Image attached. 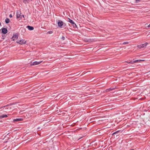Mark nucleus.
<instances>
[{
    "instance_id": "f257e3e1",
    "label": "nucleus",
    "mask_w": 150,
    "mask_h": 150,
    "mask_svg": "<svg viewBox=\"0 0 150 150\" xmlns=\"http://www.w3.org/2000/svg\"><path fill=\"white\" fill-rule=\"evenodd\" d=\"M21 12L20 10H18L16 13V18H20V19L22 18V15Z\"/></svg>"
},
{
    "instance_id": "f03ea898",
    "label": "nucleus",
    "mask_w": 150,
    "mask_h": 150,
    "mask_svg": "<svg viewBox=\"0 0 150 150\" xmlns=\"http://www.w3.org/2000/svg\"><path fill=\"white\" fill-rule=\"evenodd\" d=\"M68 22L72 24L73 28H76L77 27L76 25L73 21L69 18H68Z\"/></svg>"
},
{
    "instance_id": "7ed1b4c3",
    "label": "nucleus",
    "mask_w": 150,
    "mask_h": 150,
    "mask_svg": "<svg viewBox=\"0 0 150 150\" xmlns=\"http://www.w3.org/2000/svg\"><path fill=\"white\" fill-rule=\"evenodd\" d=\"M148 44V43L147 42H146L144 44H142L140 45H138L137 47L139 49H141L142 48H144V47H146L147 45Z\"/></svg>"
},
{
    "instance_id": "20e7f679",
    "label": "nucleus",
    "mask_w": 150,
    "mask_h": 150,
    "mask_svg": "<svg viewBox=\"0 0 150 150\" xmlns=\"http://www.w3.org/2000/svg\"><path fill=\"white\" fill-rule=\"evenodd\" d=\"M42 62V61H39V62H37V61H35L34 62H31L30 64V65L31 66L32 65H37L39 64L40 63H41Z\"/></svg>"
},
{
    "instance_id": "39448f33",
    "label": "nucleus",
    "mask_w": 150,
    "mask_h": 150,
    "mask_svg": "<svg viewBox=\"0 0 150 150\" xmlns=\"http://www.w3.org/2000/svg\"><path fill=\"white\" fill-rule=\"evenodd\" d=\"M16 42L22 45L25 44L26 42V41L25 40H22L17 41Z\"/></svg>"
},
{
    "instance_id": "423d86ee",
    "label": "nucleus",
    "mask_w": 150,
    "mask_h": 150,
    "mask_svg": "<svg viewBox=\"0 0 150 150\" xmlns=\"http://www.w3.org/2000/svg\"><path fill=\"white\" fill-rule=\"evenodd\" d=\"M57 24L59 27H60V28H62V26L64 24V23L62 21L59 20L58 21Z\"/></svg>"
},
{
    "instance_id": "0eeeda50",
    "label": "nucleus",
    "mask_w": 150,
    "mask_h": 150,
    "mask_svg": "<svg viewBox=\"0 0 150 150\" xmlns=\"http://www.w3.org/2000/svg\"><path fill=\"white\" fill-rule=\"evenodd\" d=\"M16 103H10L9 104H8L4 106H3L1 107V108H0V109H2L1 110H2L4 109V108H5L6 106H8L9 105H15V104H16Z\"/></svg>"
},
{
    "instance_id": "6e6552de",
    "label": "nucleus",
    "mask_w": 150,
    "mask_h": 150,
    "mask_svg": "<svg viewBox=\"0 0 150 150\" xmlns=\"http://www.w3.org/2000/svg\"><path fill=\"white\" fill-rule=\"evenodd\" d=\"M2 33L4 34H6L7 32V30L6 28H3L1 29Z\"/></svg>"
},
{
    "instance_id": "1a4fd4ad",
    "label": "nucleus",
    "mask_w": 150,
    "mask_h": 150,
    "mask_svg": "<svg viewBox=\"0 0 150 150\" xmlns=\"http://www.w3.org/2000/svg\"><path fill=\"white\" fill-rule=\"evenodd\" d=\"M18 38V35L17 34L13 35V36L12 39L13 40H14L15 39H17Z\"/></svg>"
},
{
    "instance_id": "9d476101",
    "label": "nucleus",
    "mask_w": 150,
    "mask_h": 150,
    "mask_svg": "<svg viewBox=\"0 0 150 150\" xmlns=\"http://www.w3.org/2000/svg\"><path fill=\"white\" fill-rule=\"evenodd\" d=\"M27 28L28 29L30 30H33L34 28L33 27L30 26L29 25H28L27 26Z\"/></svg>"
},
{
    "instance_id": "9b49d317",
    "label": "nucleus",
    "mask_w": 150,
    "mask_h": 150,
    "mask_svg": "<svg viewBox=\"0 0 150 150\" xmlns=\"http://www.w3.org/2000/svg\"><path fill=\"white\" fill-rule=\"evenodd\" d=\"M23 120L21 118H16V119H14L13 120V122H18V121H21V120Z\"/></svg>"
},
{
    "instance_id": "f8f14e48",
    "label": "nucleus",
    "mask_w": 150,
    "mask_h": 150,
    "mask_svg": "<svg viewBox=\"0 0 150 150\" xmlns=\"http://www.w3.org/2000/svg\"><path fill=\"white\" fill-rule=\"evenodd\" d=\"M115 89V88H109L106 89V92H109V91H111Z\"/></svg>"
},
{
    "instance_id": "ddd939ff",
    "label": "nucleus",
    "mask_w": 150,
    "mask_h": 150,
    "mask_svg": "<svg viewBox=\"0 0 150 150\" xmlns=\"http://www.w3.org/2000/svg\"><path fill=\"white\" fill-rule=\"evenodd\" d=\"M5 23H6L8 24V23H9V22L10 20L8 18H7L5 19Z\"/></svg>"
},
{
    "instance_id": "4468645a",
    "label": "nucleus",
    "mask_w": 150,
    "mask_h": 150,
    "mask_svg": "<svg viewBox=\"0 0 150 150\" xmlns=\"http://www.w3.org/2000/svg\"><path fill=\"white\" fill-rule=\"evenodd\" d=\"M137 60H135L134 61H131L129 62L128 63H129V64H133L134 63L137 62Z\"/></svg>"
},
{
    "instance_id": "2eb2a0df",
    "label": "nucleus",
    "mask_w": 150,
    "mask_h": 150,
    "mask_svg": "<svg viewBox=\"0 0 150 150\" xmlns=\"http://www.w3.org/2000/svg\"><path fill=\"white\" fill-rule=\"evenodd\" d=\"M121 132V131L120 130H118L116 132H114L112 134V135H113L114 134H117L119 132Z\"/></svg>"
},
{
    "instance_id": "dca6fc26",
    "label": "nucleus",
    "mask_w": 150,
    "mask_h": 150,
    "mask_svg": "<svg viewBox=\"0 0 150 150\" xmlns=\"http://www.w3.org/2000/svg\"><path fill=\"white\" fill-rule=\"evenodd\" d=\"M8 117V115H1V117L2 118H3L7 117Z\"/></svg>"
},
{
    "instance_id": "f3484780",
    "label": "nucleus",
    "mask_w": 150,
    "mask_h": 150,
    "mask_svg": "<svg viewBox=\"0 0 150 150\" xmlns=\"http://www.w3.org/2000/svg\"><path fill=\"white\" fill-rule=\"evenodd\" d=\"M32 0H23V2L25 4L28 3L30 1H32Z\"/></svg>"
},
{
    "instance_id": "a211bd4d",
    "label": "nucleus",
    "mask_w": 150,
    "mask_h": 150,
    "mask_svg": "<svg viewBox=\"0 0 150 150\" xmlns=\"http://www.w3.org/2000/svg\"><path fill=\"white\" fill-rule=\"evenodd\" d=\"M129 43V42H124L123 43V44H127Z\"/></svg>"
},
{
    "instance_id": "6ab92c4d",
    "label": "nucleus",
    "mask_w": 150,
    "mask_h": 150,
    "mask_svg": "<svg viewBox=\"0 0 150 150\" xmlns=\"http://www.w3.org/2000/svg\"><path fill=\"white\" fill-rule=\"evenodd\" d=\"M137 60V62H141V61H144V59H139V60Z\"/></svg>"
},
{
    "instance_id": "aec40b11",
    "label": "nucleus",
    "mask_w": 150,
    "mask_h": 150,
    "mask_svg": "<svg viewBox=\"0 0 150 150\" xmlns=\"http://www.w3.org/2000/svg\"><path fill=\"white\" fill-rule=\"evenodd\" d=\"M65 39V38L64 36H62L61 38V39L62 40H64Z\"/></svg>"
},
{
    "instance_id": "412c9836",
    "label": "nucleus",
    "mask_w": 150,
    "mask_h": 150,
    "mask_svg": "<svg viewBox=\"0 0 150 150\" xmlns=\"http://www.w3.org/2000/svg\"><path fill=\"white\" fill-rule=\"evenodd\" d=\"M52 33V31H49L48 32V33L49 34H51Z\"/></svg>"
},
{
    "instance_id": "4be33fe9",
    "label": "nucleus",
    "mask_w": 150,
    "mask_h": 150,
    "mask_svg": "<svg viewBox=\"0 0 150 150\" xmlns=\"http://www.w3.org/2000/svg\"><path fill=\"white\" fill-rule=\"evenodd\" d=\"M140 1V0H136V2L137 3H138L139 1Z\"/></svg>"
},
{
    "instance_id": "5701e85b",
    "label": "nucleus",
    "mask_w": 150,
    "mask_h": 150,
    "mask_svg": "<svg viewBox=\"0 0 150 150\" xmlns=\"http://www.w3.org/2000/svg\"><path fill=\"white\" fill-rule=\"evenodd\" d=\"M9 17L10 18H12V14H10Z\"/></svg>"
},
{
    "instance_id": "b1692460",
    "label": "nucleus",
    "mask_w": 150,
    "mask_h": 150,
    "mask_svg": "<svg viewBox=\"0 0 150 150\" xmlns=\"http://www.w3.org/2000/svg\"><path fill=\"white\" fill-rule=\"evenodd\" d=\"M148 27H150V24L148 26Z\"/></svg>"
},
{
    "instance_id": "393cba45",
    "label": "nucleus",
    "mask_w": 150,
    "mask_h": 150,
    "mask_svg": "<svg viewBox=\"0 0 150 150\" xmlns=\"http://www.w3.org/2000/svg\"><path fill=\"white\" fill-rule=\"evenodd\" d=\"M22 16H23V17L24 18V15H22Z\"/></svg>"
},
{
    "instance_id": "a878e982",
    "label": "nucleus",
    "mask_w": 150,
    "mask_h": 150,
    "mask_svg": "<svg viewBox=\"0 0 150 150\" xmlns=\"http://www.w3.org/2000/svg\"><path fill=\"white\" fill-rule=\"evenodd\" d=\"M1 118H2V117H1V116H0V119H1Z\"/></svg>"
},
{
    "instance_id": "bb28decb",
    "label": "nucleus",
    "mask_w": 150,
    "mask_h": 150,
    "mask_svg": "<svg viewBox=\"0 0 150 150\" xmlns=\"http://www.w3.org/2000/svg\"><path fill=\"white\" fill-rule=\"evenodd\" d=\"M80 96H79V97H81V95H80Z\"/></svg>"
}]
</instances>
